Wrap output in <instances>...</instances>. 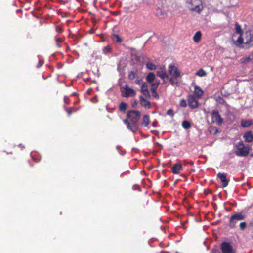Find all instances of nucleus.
<instances>
[{
    "label": "nucleus",
    "instance_id": "nucleus-1",
    "mask_svg": "<svg viewBox=\"0 0 253 253\" xmlns=\"http://www.w3.org/2000/svg\"><path fill=\"white\" fill-rule=\"evenodd\" d=\"M127 119L124 120V123L126 125L127 128L133 133L138 130V121L141 116L139 111L136 110H130L127 113Z\"/></svg>",
    "mask_w": 253,
    "mask_h": 253
},
{
    "label": "nucleus",
    "instance_id": "nucleus-2",
    "mask_svg": "<svg viewBox=\"0 0 253 253\" xmlns=\"http://www.w3.org/2000/svg\"><path fill=\"white\" fill-rule=\"evenodd\" d=\"M232 40L237 46L242 44V47L249 48L253 46V30L246 31L244 35H239L237 37L236 35H233Z\"/></svg>",
    "mask_w": 253,
    "mask_h": 253
},
{
    "label": "nucleus",
    "instance_id": "nucleus-3",
    "mask_svg": "<svg viewBox=\"0 0 253 253\" xmlns=\"http://www.w3.org/2000/svg\"><path fill=\"white\" fill-rule=\"evenodd\" d=\"M246 215L242 212H235L230 218L228 226L230 228L236 227L238 221L243 220L245 219Z\"/></svg>",
    "mask_w": 253,
    "mask_h": 253
},
{
    "label": "nucleus",
    "instance_id": "nucleus-4",
    "mask_svg": "<svg viewBox=\"0 0 253 253\" xmlns=\"http://www.w3.org/2000/svg\"><path fill=\"white\" fill-rule=\"evenodd\" d=\"M237 150L235 154L238 156L245 157L249 153V149L247 147H245L242 141L238 142L236 145Z\"/></svg>",
    "mask_w": 253,
    "mask_h": 253
},
{
    "label": "nucleus",
    "instance_id": "nucleus-5",
    "mask_svg": "<svg viewBox=\"0 0 253 253\" xmlns=\"http://www.w3.org/2000/svg\"><path fill=\"white\" fill-rule=\"evenodd\" d=\"M188 8L192 11L200 12L202 8L201 0H188L187 1Z\"/></svg>",
    "mask_w": 253,
    "mask_h": 253
},
{
    "label": "nucleus",
    "instance_id": "nucleus-6",
    "mask_svg": "<svg viewBox=\"0 0 253 253\" xmlns=\"http://www.w3.org/2000/svg\"><path fill=\"white\" fill-rule=\"evenodd\" d=\"M220 246L223 253H235V249L229 242H224L221 243Z\"/></svg>",
    "mask_w": 253,
    "mask_h": 253
},
{
    "label": "nucleus",
    "instance_id": "nucleus-7",
    "mask_svg": "<svg viewBox=\"0 0 253 253\" xmlns=\"http://www.w3.org/2000/svg\"><path fill=\"white\" fill-rule=\"evenodd\" d=\"M169 74L174 79H176L180 77V72L178 68L174 65L170 64L168 67Z\"/></svg>",
    "mask_w": 253,
    "mask_h": 253
},
{
    "label": "nucleus",
    "instance_id": "nucleus-8",
    "mask_svg": "<svg viewBox=\"0 0 253 253\" xmlns=\"http://www.w3.org/2000/svg\"><path fill=\"white\" fill-rule=\"evenodd\" d=\"M122 94L123 96L128 98L135 96L136 92L134 90L126 85L122 89Z\"/></svg>",
    "mask_w": 253,
    "mask_h": 253
},
{
    "label": "nucleus",
    "instance_id": "nucleus-9",
    "mask_svg": "<svg viewBox=\"0 0 253 253\" xmlns=\"http://www.w3.org/2000/svg\"><path fill=\"white\" fill-rule=\"evenodd\" d=\"M211 119L213 122L216 123L218 125H221L223 122L222 118L218 111L216 110L212 111Z\"/></svg>",
    "mask_w": 253,
    "mask_h": 253
},
{
    "label": "nucleus",
    "instance_id": "nucleus-10",
    "mask_svg": "<svg viewBox=\"0 0 253 253\" xmlns=\"http://www.w3.org/2000/svg\"><path fill=\"white\" fill-rule=\"evenodd\" d=\"M189 106L191 109H196L199 107V102L193 95H189L187 97Z\"/></svg>",
    "mask_w": 253,
    "mask_h": 253
},
{
    "label": "nucleus",
    "instance_id": "nucleus-11",
    "mask_svg": "<svg viewBox=\"0 0 253 253\" xmlns=\"http://www.w3.org/2000/svg\"><path fill=\"white\" fill-rule=\"evenodd\" d=\"M227 174L226 173H219L217 174V177L220 180L222 183L223 187H226L228 184V180L227 179Z\"/></svg>",
    "mask_w": 253,
    "mask_h": 253
},
{
    "label": "nucleus",
    "instance_id": "nucleus-12",
    "mask_svg": "<svg viewBox=\"0 0 253 253\" xmlns=\"http://www.w3.org/2000/svg\"><path fill=\"white\" fill-rule=\"evenodd\" d=\"M157 73L158 76H159L164 81H165L166 79H169V75L166 73L165 68H161V69L158 70L157 71Z\"/></svg>",
    "mask_w": 253,
    "mask_h": 253
},
{
    "label": "nucleus",
    "instance_id": "nucleus-13",
    "mask_svg": "<svg viewBox=\"0 0 253 253\" xmlns=\"http://www.w3.org/2000/svg\"><path fill=\"white\" fill-rule=\"evenodd\" d=\"M182 169V166L181 164L179 163H176L174 164V166L172 167V172L174 174H178Z\"/></svg>",
    "mask_w": 253,
    "mask_h": 253
},
{
    "label": "nucleus",
    "instance_id": "nucleus-14",
    "mask_svg": "<svg viewBox=\"0 0 253 253\" xmlns=\"http://www.w3.org/2000/svg\"><path fill=\"white\" fill-rule=\"evenodd\" d=\"M140 101L141 105L145 108L149 109L151 107L150 102L144 98L142 96L140 97Z\"/></svg>",
    "mask_w": 253,
    "mask_h": 253
},
{
    "label": "nucleus",
    "instance_id": "nucleus-15",
    "mask_svg": "<svg viewBox=\"0 0 253 253\" xmlns=\"http://www.w3.org/2000/svg\"><path fill=\"white\" fill-rule=\"evenodd\" d=\"M194 94L197 97L200 98L203 95V91L199 86L196 85L194 87Z\"/></svg>",
    "mask_w": 253,
    "mask_h": 253
},
{
    "label": "nucleus",
    "instance_id": "nucleus-16",
    "mask_svg": "<svg viewBox=\"0 0 253 253\" xmlns=\"http://www.w3.org/2000/svg\"><path fill=\"white\" fill-rule=\"evenodd\" d=\"M201 36L202 33L201 31H198L194 35L193 40L195 42L198 43L201 40Z\"/></svg>",
    "mask_w": 253,
    "mask_h": 253
},
{
    "label": "nucleus",
    "instance_id": "nucleus-17",
    "mask_svg": "<svg viewBox=\"0 0 253 253\" xmlns=\"http://www.w3.org/2000/svg\"><path fill=\"white\" fill-rule=\"evenodd\" d=\"M149 116L148 115H144L142 120V125L148 127V125L150 123Z\"/></svg>",
    "mask_w": 253,
    "mask_h": 253
},
{
    "label": "nucleus",
    "instance_id": "nucleus-18",
    "mask_svg": "<svg viewBox=\"0 0 253 253\" xmlns=\"http://www.w3.org/2000/svg\"><path fill=\"white\" fill-rule=\"evenodd\" d=\"M244 138H245V140L248 142H250L253 140V135L251 133V132L249 131L245 133L244 135Z\"/></svg>",
    "mask_w": 253,
    "mask_h": 253
},
{
    "label": "nucleus",
    "instance_id": "nucleus-19",
    "mask_svg": "<svg viewBox=\"0 0 253 253\" xmlns=\"http://www.w3.org/2000/svg\"><path fill=\"white\" fill-rule=\"evenodd\" d=\"M253 124V121L251 120H242L241 121V126L244 127L250 126Z\"/></svg>",
    "mask_w": 253,
    "mask_h": 253
},
{
    "label": "nucleus",
    "instance_id": "nucleus-20",
    "mask_svg": "<svg viewBox=\"0 0 253 253\" xmlns=\"http://www.w3.org/2000/svg\"><path fill=\"white\" fill-rule=\"evenodd\" d=\"M155 78V74L152 72L149 73L146 77V80L149 83H152V82H153Z\"/></svg>",
    "mask_w": 253,
    "mask_h": 253
},
{
    "label": "nucleus",
    "instance_id": "nucleus-21",
    "mask_svg": "<svg viewBox=\"0 0 253 253\" xmlns=\"http://www.w3.org/2000/svg\"><path fill=\"white\" fill-rule=\"evenodd\" d=\"M182 126L185 129H188L191 127V125L189 121L185 120L182 122Z\"/></svg>",
    "mask_w": 253,
    "mask_h": 253
},
{
    "label": "nucleus",
    "instance_id": "nucleus-22",
    "mask_svg": "<svg viewBox=\"0 0 253 253\" xmlns=\"http://www.w3.org/2000/svg\"><path fill=\"white\" fill-rule=\"evenodd\" d=\"M196 75L199 77H204L207 75V73L203 69H200L196 72Z\"/></svg>",
    "mask_w": 253,
    "mask_h": 253
},
{
    "label": "nucleus",
    "instance_id": "nucleus-23",
    "mask_svg": "<svg viewBox=\"0 0 253 253\" xmlns=\"http://www.w3.org/2000/svg\"><path fill=\"white\" fill-rule=\"evenodd\" d=\"M235 30H236V34L237 35H238V37L239 35H241V34L242 33V29H241V26L238 23L235 24Z\"/></svg>",
    "mask_w": 253,
    "mask_h": 253
},
{
    "label": "nucleus",
    "instance_id": "nucleus-24",
    "mask_svg": "<svg viewBox=\"0 0 253 253\" xmlns=\"http://www.w3.org/2000/svg\"><path fill=\"white\" fill-rule=\"evenodd\" d=\"M159 84H160L159 82L153 83L151 84V92H154L155 90L156 91L157 88L158 87Z\"/></svg>",
    "mask_w": 253,
    "mask_h": 253
},
{
    "label": "nucleus",
    "instance_id": "nucleus-25",
    "mask_svg": "<svg viewBox=\"0 0 253 253\" xmlns=\"http://www.w3.org/2000/svg\"><path fill=\"white\" fill-rule=\"evenodd\" d=\"M146 66L147 68L150 70H155L156 69V65L152 62L147 63L146 64Z\"/></svg>",
    "mask_w": 253,
    "mask_h": 253
},
{
    "label": "nucleus",
    "instance_id": "nucleus-26",
    "mask_svg": "<svg viewBox=\"0 0 253 253\" xmlns=\"http://www.w3.org/2000/svg\"><path fill=\"white\" fill-rule=\"evenodd\" d=\"M127 108V104L125 102H121L119 105V109L121 111H125Z\"/></svg>",
    "mask_w": 253,
    "mask_h": 253
},
{
    "label": "nucleus",
    "instance_id": "nucleus-27",
    "mask_svg": "<svg viewBox=\"0 0 253 253\" xmlns=\"http://www.w3.org/2000/svg\"><path fill=\"white\" fill-rule=\"evenodd\" d=\"M113 40L114 41L117 42L119 43L122 42V40L120 37L117 34H114L113 36Z\"/></svg>",
    "mask_w": 253,
    "mask_h": 253
},
{
    "label": "nucleus",
    "instance_id": "nucleus-28",
    "mask_svg": "<svg viewBox=\"0 0 253 253\" xmlns=\"http://www.w3.org/2000/svg\"><path fill=\"white\" fill-rule=\"evenodd\" d=\"M136 75V73L135 72L130 71L128 73V77L129 79L132 80L135 78Z\"/></svg>",
    "mask_w": 253,
    "mask_h": 253
},
{
    "label": "nucleus",
    "instance_id": "nucleus-29",
    "mask_svg": "<svg viewBox=\"0 0 253 253\" xmlns=\"http://www.w3.org/2000/svg\"><path fill=\"white\" fill-rule=\"evenodd\" d=\"M141 90L142 91H144L145 92H147V93H149L148 90L147 89V85L146 83H143L141 86Z\"/></svg>",
    "mask_w": 253,
    "mask_h": 253
},
{
    "label": "nucleus",
    "instance_id": "nucleus-30",
    "mask_svg": "<svg viewBox=\"0 0 253 253\" xmlns=\"http://www.w3.org/2000/svg\"><path fill=\"white\" fill-rule=\"evenodd\" d=\"M251 60V58L249 57L245 58H242L240 59L241 62L243 63H248Z\"/></svg>",
    "mask_w": 253,
    "mask_h": 253
},
{
    "label": "nucleus",
    "instance_id": "nucleus-31",
    "mask_svg": "<svg viewBox=\"0 0 253 253\" xmlns=\"http://www.w3.org/2000/svg\"><path fill=\"white\" fill-rule=\"evenodd\" d=\"M180 105L182 107H186L187 106L186 101L184 99H182L180 101Z\"/></svg>",
    "mask_w": 253,
    "mask_h": 253
},
{
    "label": "nucleus",
    "instance_id": "nucleus-32",
    "mask_svg": "<svg viewBox=\"0 0 253 253\" xmlns=\"http://www.w3.org/2000/svg\"><path fill=\"white\" fill-rule=\"evenodd\" d=\"M239 227L241 230H243L246 228L247 223L245 222H241Z\"/></svg>",
    "mask_w": 253,
    "mask_h": 253
},
{
    "label": "nucleus",
    "instance_id": "nucleus-33",
    "mask_svg": "<svg viewBox=\"0 0 253 253\" xmlns=\"http://www.w3.org/2000/svg\"><path fill=\"white\" fill-rule=\"evenodd\" d=\"M167 114L168 115L170 116L171 117H173L174 115V114L173 113V110L172 109H169L167 111Z\"/></svg>",
    "mask_w": 253,
    "mask_h": 253
},
{
    "label": "nucleus",
    "instance_id": "nucleus-34",
    "mask_svg": "<svg viewBox=\"0 0 253 253\" xmlns=\"http://www.w3.org/2000/svg\"><path fill=\"white\" fill-rule=\"evenodd\" d=\"M55 40L56 43H58V42L61 43L63 42V40L62 38L57 37L56 36L55 37Z\"/></svg>",
    "mask_w": 253,
    "mask_h": 253
},
{
    "label": "nucleus",
    "instance_id": "nucleus-35",
    "mask_svg": "<svg viewBox=\"0 0 253 253\" xmlns=\"http://www.w3.org/2000/svg\"><path fill=\"white\" fill-rule=\"evenodd\" d=\"M56 31L58 33H62L63 30H62V29L61 27L58 26H56Z\"/></svg>",
    "mask_w": 253,
    "mask_h": 253
},
{
    "label": "nucleus",
    "instance_id": "nucleus-36",
    "mask_svg": "<svg viewBox=\"0 0 253 253\" xmlns=\"http://www.w3.org/2000/svg\"><path fill=\"white\" fill-rule=\"evenodd\" d=\"M110 48L109 47H105L103 49V51L104 53H107L110 52Z\"/></svg>",
    "mask_w": 253,
    "mask_h": 253
},
{
    "label": "nucleus",
    "instance_id": "nucleus-37",
    "mask_svg": "<svg viewBox=\"0 0 253 253\" xmlns=\"http://www.w3.org/2000/svg\"><path fill=\"white\" fill-rule=\"evenodd\" d=\"M43 64V61L42 60H40L38 64L37 65V68H39L41 67Z\"/></svg>",
    "mask_w": 253,
    "mask_h": 253
},
{
    "label": "nucleus",
    "instance_id": "nucleus-38",
    "mask_svg": "<svg viewBox=\"0 0 253 253\" xmlns=\"http://www.w3.org/2000/svg\"><path fill=\"white\" fill-rule=\"evenodd\" d=\"M66 111L67 112L69 115H70L71 113H72V109L71 108L67 109L66 110Z\"/></svg>",
    "mask_w": 253,
    "mask_h": 253
},
{
    "label": "nucleus",
    "instance_id": "nucleus-39",
    "mask_svg": "<svg viewBox=\"0 0 253 253\" xmlns=\"http://www.w3.org/2000/svg\"><path fill=\"white\" fill-rule=\"evenodd\" d=\"M152 95L153 96L155 97V98H158V94L157 93L156 91L155 90V92H152Z\"/></svg>",
    "mask_w": 253,
    "mask_h": 253
},
{
    "label": "nucleus",
    "instance_id": "nucleus-40",
    "mask_svg": "<svg viewBox=\"0 0 253 253\" xmlns=\"http://www.w3.org/2000/svg\"><path fill=\"white\" fill-rule=\"evenodd\" d=\"M173 78L171 76V77L169 79V81L172 84H174V80H173Z\"/></svg>",
    "mask_w": 253,
    "mask_h": 253
},
{
    "label": "nucleus",
    "instance_id": "nucleus-41",
    "mask_svg": "<svg viewBox=\"0 0 253 253\" xmlns=\"http://www.w3.org/2000/svg\"><path fill=\"white\" fill-rule=\"evenodd\" d=\"M64 102L65 104H68L69 99L68 98H67L66 97L64 98Z\"/></svg>",
    "mask_w": 253,
    "mask_h": 253
},
{
    "label": "nucleus",
    "instance_id": "nucleus-42",
    "mask_svg": "<svg viewBox=\"0 0 253 253\" xmlns=\"http://www.w3.org/2000/svg\"><path fill=\"white\" fill-rule=\"evenodd\" d=\"M141 82H142L141 80H136V81H135L136 84H140V83H141Z\"/></svg>",
    "mask_w": 253,
    "mask_h": 253
},
{
    "label": "nucleus",
    "instance_id": "nucleus-43",
    "mask_svg": "<svg viewBox=\"0 0 253 253\" xmlns=\"http://www.w3.org/2000/svg\"><path fill=\"white\" fill-rule=\"evenodd\" d=\"M56 45L59 48L61 47V45L60 44V42L56 43Z\"/></svg>",
    "mask_w": 253,
    "mask_h": 253
},
{
    "label": "nucleus",
    "instance_id": "nucleus-44",
    "mask_svg": "<svg viewBox=\"0 0 253 253\" xmlns=\"http://www.w3.org/2000/svg\"><path fill=\"white\" fill-rule=\"evenodd\" d=\"M156 124H157V122H153V125L154 126H155L156 125Z\"/></svg>",
    "mask_w": 253,
    "mask_h": 253
},
{
    "label": "nucleus",
    "instance_id": "nucleus-45",
    "mask_svg": "<svg viewBox=\"0 0 253 253\" xmlns=\"http://www.w3.org/2000/svg\"><path fill=\"white\" fill-rule=\"evenodd\" d=\"M144 94V95H146V94H147L148 93H147V92H145L144 91H142Z\"/></svg>",
    "mask_w": 253,
    "mask_h": 253
}]
</instances>
